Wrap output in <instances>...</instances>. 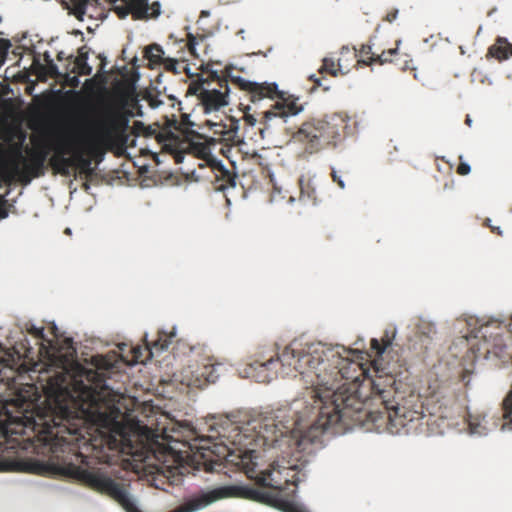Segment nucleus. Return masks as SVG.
<instances>
[{
  "label": "nucleus",
  "instance_id": "a878e982",
  "mask_svg": "<svg viewBox=\"0 0 512 512\" xmlns=\"http://www.w3.org/2000/svg\"><path fill=\"white\" fill-rule=\"evenodd\" d=\"M145 56L147 59L154 64H161L164 57V51L158 44H152L145 50Z\"/></svg>",
  "mask_w": 512,
  "mask_h": 512
},
{
  "label": "nucleus",
  "instance_id": "393cba45",
  "mask_svg": "<svg viewBox=\"0 0 512 512\" xmlns=\"http://www.w3.org/2000/svg\"><path fill=\"white\" fill-rule=\"evenodd\" d=\"M223 124H225L224 140L235 141L236 138H238L237 132L240 128V120L233 117H226Z\"/></svg>",
  "mask_w": 512,
  "mask_h": 512
},
{
  "label": "nucleus",
  "instance_id": "b1692460",
  "mask_svg": "<svg viewBox=\"0 0 512 512\" xmlns=\"http://www.w3.org/2000/svg\"><path fill=\"white\" fill-rule=\"evenodd\" d=\"M61 2L78 20H83L87 6L96 4L98 0H61Z\"/></svg>",
  "mask_w": 512,
  "mask_h": 512
},
{
  "label": "nucleus",
  "instance_id": "dca6fc26",
  "mask_svg": "<svg viewBox=\"0 0 512 512\" xmlns=\"http://www.w3.org/2000/svg\"><path fill=\"white\" fill-rule=\"evenodd\" d=\"M126 126L127 119L118 110H115L105 117L99 128L103 136L109 138L115 134V139H117Z\"/></svg>",
  "mask_w": 512,
  "mask_h": 512
},
{
  "label": "nucleus",
  "instance_id": "39448f33",
  "mask_svg": "<svg viewBox=\"0 0 512 512\" xmlns=\"http://www.w3.org/2000/svg\"><path fill=\"white\" fill-rule=\"evenodd\" d=\"M57 328L52 327L53 338L49 339L44 334L43 328L32 326L29 333L40 341L38 355L46 367V372L51 373L45 384H72L80 379L76 375L75 365L83 363L75 359L76 348L72 338L60 337L56 333Z\"/></svg>",
  "mask_w": 512,
  "mask_h": 512
},
{
  "label": "nucleus",
  "instance_id": "ea45409f",
  "mask_svg": "<svg viewBox=\"0 0 512 512\" xmlns=\"http://www.w3.org/2000/svg\"><path fill=\"white\" fill-rule=\"evenodd\" d=\"M48 69H49V74L52 76V77H55V78H59V77H62L63 74H61L59 71H58V67L52 62L50 61L48 63Z\"/></svg>",
  "mask_w": 512,
  "mask_h": 512
},
{
  "label": "nucleus",
  "instance_id": "9b49d317",
  "mask_svg": "<svg viewBox=\"0 0 512 512\" xmlns=\"http://www.w3.org/2000/svg\"><path fill=\"white\" fill-rule=\"evenodd\" d=\"M225 74L224 77L218 76L216 72L211 74L212 79L218 82L220 89H205L202 84L189 86L188 92L198 95L205 113L217 111L228 104L227 97L230 91L228 82H231V77H233L230 75V68L225 69Z\"/></svg>",
  "mask_w": 512,
  "mask_h": 512
},
{
  "label": "nucleus",
  "instance_id": "f257e3e1",
  "mask_svg": "<svg viewBox=\"0 0 512 512\" xmlns=\"http://www.w3.org/2000/svg\"><path fill=\"white\" fill-rule=\"evenodd\" d=\"M311 386L318 405L312 430L324 432L337 426L372 422L380 427L388 422L398 431L428 414L431 388L442 386Z\"/></svg>",
  "mask_w": 512,
  "mask_h": 512
},
{
  "label": "nucleus",
  "instance_id": "423d86ee",
  "mask_svg": "<svg viewBox=\"0 0 512 512\" xmlns=\"http://www.w3.org/2000/svg\"><path fill=\"white\" fill-rule=\"evenodd\" d=\"M348 127V117L334 113L322 118L304 121L292 135V141L302 146L307 154H315L327 147H335Z\"/></svg>",
  "mask_w": 512,
  "mask_h": 512
},
{
  "label": "nucleus",
  "instance_id": "1a4fd4ad",
  "mask_svg": "<svg viewBox=\"0 0 512 512\" xmlns=\"http://www.w3.org/2000/svg\"><path fill=\"white\" fill-rule=\"evenodd\" d=\"M255 451L249 450L241 459L243 469L248 478L255 480L256 484L263 488L282 491L289 483L291 467L280 466L273 462L268 469L256 473V463L253 461Z\"/></svg>",
  "mask_w": 512,
  "mask_h": 512
},
{
  "label": "nucleus",
  "instance_id": "72a5a7b5",
  "mask_svg": "<svg viewBox=\"0 0 512 512\" xmlns=\"http://www.w3.org/2000/svg\"><path fill=\"white\" fill-rule=\"evenodd\" d=\"M198 38L191 33H187V44L188 50L191 55L196 56V45L198 44Z\"/></svg>",
  "mask_w": 512,
  "mask_h": 512
},
{
  "label": "nucleus",
  "instance_id": "a18cd8bd",
  "mask_svg": "<svg viewBox=\"0 0 512 512\" xmlns=\"http://www.w3.org/2000/svg\"><path fill=\"white\" fill-rule=\"evenodd\" d=\"M310 79L314 81L316 86H321L320 79L319 78H315V75L310 76Z\"/></svg>",
  "mask_w": 512,
  "mask_h": 512
},
{
  "label": "nucleus",
  "instance_id": "9d476101",
  "mask_svg": "<svg viewBox=\"0 0 512 512\" xmlns=\"http://www.w3.org/2000/svg\"><path fill=\"white\" fill-rule=\"evenodd\" d=\"M467 393L463 390L455 393L451 386L431 388L428 398V415L439 414L440 417H449L453 411L459 415L467 408Z\"/></svg>",
  "mask_w": 512,
  "mask_h": 512
},
{
  "label": "nucleus",
  "instance_id": "f3484780",
  "mask_svg": "<svg viewBox=\"0 0 512 512\" xmlns=\"http://www.w3.org/2000/svg\"><path fill=\"white\" fill-rule=\"evenodd\" d=\"M351 55V51L347 47H343L340 51V57L337 62L332 58H324L322 61V65L318 72L320 74L329 73L330 75L336 77L338 74H344V69H347V65H344L345 61H348V57Z\"/></svg>",
  "mask_w": 512,
  "mask_h": 512
},
{
  "label": "nucleus",
  "instance_id": "a211bd4d",
  "mask_svg": "<svg viewBox=\"0 0 512 512\" xmlns=\"http://www.w3.org/2000/svg\"><path fill=\"white\" fill-rule=\"evenodd\" d=\"M232 371L230 365L224 363H217L212 365H205L200 373H198L197 380L200 381L202 378L204 379L205 384H215L221 376H226Z\"/></svg>",
  "mask_w": 512,
  "mask_h": 512
},
{
  "label": "nucleus",
  "instance_id": "0eeeda50",
  "mask_svg": "<svg viewBox=\"0 0 512 512\" xmlns=\"http://www.w3.org/2000/svg\"><path fill=\"white\" fill-rule=\"evenodd\" d=\"M396 335L395 329L384 331L380 340L372 338L370 341V350L373 353L375 375L379 378H389L390 384L401 382L399 377L404 371H407L404 364L400 362L397 354H393L392 343Z\"/></svg>",
  "mask_w": 512,
  "mask_h": 512
},
{
  "label": "nucleus",
  "instance_id": "58836bf2",
  "mask_svg": "<svg viewBox=\"0 0 512 512\" xmlns=\"http://www.w3.org/2000/svg\"><path fill=\"white\" fill-rule=\"evenodd\" d=\"M8 217L7 201L4 198L0 199V218L5 219Z\"/></svg>",
  "mask_w": 512,
  "mask_h": 512
},
{
  "label": "nucleus",
  "instance_id": "7c9ffc66",
  "mask_svg": "<svg viewBox=\"0 0 512 512\" xmlns=\"http://www.w3.org/2000/svg\"><path fill=\"white\" fill-rule=\"evenodd\" d=\"M161 13V5L160 2L154 1L150 5L148 4V16L149 19L157 18Z\"/></svg>",
  "mask_w": 512,
  "mask_h": 512
},
{
  "label": "nucleus",
  "instance_id": "aec40b11",
  "mask_svg": "<svg viewBox=\"0 0 512 512\" xmlns=\"http://www.w3.org/2000/svg\"><path fill=\"white\" fill-rule=\"evenodd\" d=\"M462 414L464 417H467V422L471 433L479 435L486 433V415L484 413H472L470 408L467 406V408L463 410Z\"/></svg>",
  "mask_w": 512,
  "mask_h": 512
},
{
  "label": "nucleus",
  "instance_id": "4c0bfd02",
  "mask_svg": "<svg viewBox=\"0 0 512 512\" xmlns=\"http://www.w3.org/2000/svg\"><path fill=\"white\" fill-rule=\"evenodd\" d=\"M281 506L285 512H306L297 505L290 502H282Z\"/></svg>",
  "mask_w": 512,
  "mask_h": 512
},
{
  "label": "nucleus",
  "instance_id": "de8ad7c7",
  "mask_svg": "<svg viewBox=\"0 0 512 512\" xmlns=\"http://www.w3.org/2000/svg\"><path fill=\"white\" fill-rule=\"evenodd\" d=\"M0 384H11V382L9 380H7L6 382H4L3 379H0ZM12 384H15V382L13 381Z\"/></svg>",
  "mask_w": 512,
  "mask_h": 512
},
{
  "label": "nucleus",
  "instance_id": "e433bc0d",
  "mask_svg": "<svg viewBox=\"0 0 512 512\" xmlns=\"http://www.w3.org/2000/svg\"><path fill=\"white\" fill-rule=\"evenodd\" d=\"M459 160L460 163L457 167V173L462 176L468 175L471 171L470 165L462 162V156L459 157Z\"/></svg>",
  "mask_w": 512,
  "mask_h": 512
},
{
  "label": "nucleus",
  "instance_id": "f704fd0d",
  "mask_svg": "<svg viewBox=\"0 0 512 512\" xmlns=\"http://www.w3.org/2000/svg\"><path fill=\"white\" fill-rule=\"evenodd\" d=\"M11 47V42L8 39L0 38V59L6 60L8 50Z\"/></svg>",
  "mask_w": 512,
  "mask_h": 512
},
{
  "label": "nucleus",
  "instance_id": "c756f323",
  "mask_svg": "<svg viewBox=\"0 0 512 512\" xmlns=\"http://www.w3.org/2000/svg\"><path fill=\"white\" fill-rule=\"evenodd\" d=\"M72 73L70 72V69H67V71L62 75V78L64 80V82L70 86V87H78L79 85V79H78V75L77 74H74V75H71Z\"/></svg>",
  "mask_w": 512,
  "mask_h": 512
},
{
  "label": "nucleus",
  "instance_id": "49530a36",
  "mask_svg": "<svg viewBox=\"0 0 512 512\" xmlns=\"http://www.w3.org/2000/svg\"><path fill=\"white\" fill-rule=\"evenodd\" d=\"M465 124L469 127H471V125H472V119L469 115L466 116Z\"/></svg>",
  "mask_w": 512,
  "mask_h": 512
},
{
  "label": "nucleus",
  "instance_id": "8fccbe9b",
  "mask_svg": "<svg viewBox=\"0 0 512 512\" xmlns=\"http://www.w3.org/2000/svg\"><path fill=\"white\" fill-rule=\"evenodd\" d=\"M4 62H5L4 60L0 59V67L4 64Z\"/></svg>",
  "mask_w": 512,
  "mask_h": 512
},
{
  "label": "nucleus",
  "instance_id": "37998d69",
  "mask_svg": "<svg viewBox=\"0 0 512 512\" xmlns=\"http://www.w3.org/2000/svg\"><path fill=\"white\" fill-rule=\"evenodd\" d=\"M472 372L470 370H464L461 374V381L464 382V384H469V375L471 374Z\"/></svg>",
  "mask_w": 512,
  "mask_h": 512
},
{
  "label": "nucleus",
  "instance_id": "f03ea898",
  "mask_svg": "<svg viewBox=\"0 0 512 512\" xmlns=\"http://www.w3.org/2000/svg\"><path fill=\"white\" fill-rule=\"evenodd\" d=\"M297 343L293 342L286 346L277 357L267 359L264 362L255 361L249 364L244 372L247 378L259 384H268L279 378H292L298 381L310 382L311 384H329L330 381L343 384H362L365 380H371L376 384L374 378H378L373 371L374 361L359 363L342 359L339 364L332 367L331 378L326 377L328 368L327 355L324 346L321 344H309L306 349H298Z\"/></svg>",
  "mask_w": 512,
  "mask_h": 512
},
{
  "label": "nucleus",
  "instance_id": "bb28decb",
  "mask_svg": "<svg viewBox=\"0 0 512 512\" xmlns=\"http://www.w3.org/2000/svg\"><path fill=\"white\" fill-rule=\"evenodd\" d=\"M91 159L89 157L83 156L82 153H77L76 167L79 169L81 174H85L90 176L93 173V169L91 168Z\"/></svg>",
  "mask_w": 512,
  "mask_h": 512
},
{
  "label": "nucleus",
  "instance_id": "7ed1b4c3",
  "mask_svg": "<svg viewBox=\"0 0 512 512\" xmlns=\"http://www.w3.org/2000/svg\"><path fill=\"white\" fill-rule=\"evenodd\" d=\"M176 337V330L173 327L170 332L159 331L158 338L144 346H131L127 343L118 344L119 352L110 351L105 355H94L89 360L85 359L83 365H75L76 375H80L78 381L72 384H106L107 380L119 382L118 377L126 366H132L138 363H145L154 352L166 350Z\"/></svg>",
  "mask_w": 512,
  "mask_h": 512
},
{
  "label": "nucleus",
  "instance_id": "4be33fe9",
  "mask_svg": "<svg viewBox=\"0 0 512 512\" xmlns=\"http://www.w3.org/2000/svg\"><path fill=\"white\" fill-rule=\"evenodd\" d=\"M348 59L356 58V63L358 65L363 66H371L376 63V53L372 51V45L370 43L363 44L359 50H354V53L351 52L350 56H347Z\"/></svg>",
  "mask_w": 512,
  "mask_h": 512
},
{
  "label": "nucleus",
  "instance_id": "3c124183",
  "mask_svg": "<svg viewBox=\"0 0 512 512\" xmlns=\"http://www.w3.org/2000/svg\"><path fill=\"white\" fill-rule=\"evenodd\" d=\"M186 431H188L189 433L193 432L191 429H189V427L186 429Z\"/></svg>",
  "mask_w": 512,
  "mask_h": 512
},
{
  "label": "nucleus",
  "instance_id": "6ab92c4d",
  "mask_svg": "<svg viewBox=\"0 0 512 512\" xmlns=\"http://www.w3.org/2000/svg\"><path fill=\"white\" fill-rule=\"evenodd\" d=\"M486 59H496L499 62L512 57V43L507 38L498 36L494 43L488 48Z\"/></svg>",
  "mask_w": 512,
  "mask_h": 512
},
{
  "label": "nucleus",
  "instance_id": "c85d7f7f",
  "mask_svg": "<svg viewBox=\"0 0 512 512\" xmlns=\"http://www.w3.org/2000/svg\"><path fill=\"white\" fill-rule=\"evenodd\" d=\"M400 40L396 41V47L388 50H383L380 54H376V64L383 65L385 63H389L392 61V57L398 53V45L400 44Z\"/></svg>",
  "mask_w": 512,
  "mask_h": 512
},
{
  "label": "nucleus",
  "instance_id": "a19ab883",
  "mask_svg": "<svg viewBox=\"0 0 512 512\" xmlns=\"http://www.w3.org/2000/svg\"><path fill=\"white\" fill-rule=\"evenodd\" d=\"M71 61H77V62H80V61H85L87 62L88 60V53L87 52H82V50L79 51V55L75 58H73L72 56L69 58Z\"/></svg>",
  "mask_w": 512,
  "mask_h": 512
},
{
  "label": "nucleus",
  "instance_id": "cd10ccee",
  "mask_svg": "<svg viewBox=\"0 0 512 512\" xmlns=\"http://www.w3.org/2000/svg\"><path fill=\"white\" fill-rule=\"evenodd\" d=\"M70 72L77 75H90L92 73V67L85 61H71L69 62Z\"/></svg>",
  "mask_w": 512,
  "mask_h": 512
},
{
  "label": "nucleus",
  "instance_id": "79ce46f5",
  "mask_svg": "<svg viewBox=\"0 0 512 512\" xmlns=\"http://www.w3.org/2000/svg\"><path fill=\"white\" fill-rule=\"evenodd\" d=\"M397 15H398V10L397 9H393L390 12L387 13V15L385 16L384 20L391 23V22H393L397 18Z\"/></svg>",
  "mask_w": 512,
  "mask_h": 512
},
{
  "label": "nucleus",
  "instance_id": "c03bdc74",
  "mask_svg": "<svg viewBox=\"0 0 512 512\" xmlns=\"http://www.w3.org/2000/svg\"><path fill=\"white\" fill-rule=\"evenodd\" d=\"M99 59L101 61L99 70L103 71L105 66H106V64H107V60H106V57H104L102 55H99Z\"/></svg>",
  "mask_w": 512,
  "mask_h": 512
},
{
  "label": "nucleus",
  "instance_id": "4468645a",
  "mask_svg": "<svg viewBox=\"0 0 512 512\" xmlns=\"http://www.w3.org/2000/svg\"><path fill=\"white\" fill-rule=\"evenodd\" d=\"M55 154L50 158L49 164L53 171L62 176H70L71 170L76 167L77 153L67 157L71 152L70 141L67 138H59L53 147Z\"/></svg>",
  "mask_w": 512,
  "mask_h": 512
},
{
  "label": "nucleus",
  "instance_id": "412c9836",
  "mask_svg": "<svg viewBox=\"0 0 512 512\" xmlns=\"http://www.w3.org/2000/svg\"><path fill=\"white\" fill-rule=\"evenodd\" d=\"M212 169L215 172L216 180L221 182L218 189L224 190L228 186L234 187L236 185L235 174L226 169L221 162H214Z\"/></svg>",
  "mask_w": 512,
  "mask_h": 512
},
{
  "label": "nucleus",
  "instance_id": "20e7f679",
  "mask_svg": "<svg viewBox=\"0 0 512 512\" xmlns=\"http://www.w3.org/2000/svg\"><path fill=\"white\" fill-rule=\"evenodd\" d=\"M231 83L245 92L247 99L258 104L265 100L275 101L269 109L261 113V119L258 121L254 115L245 113L243 122L245 125L253 127L259 123L258 128L262 134L265 129L270 128L274 120H283L288 116H295L303 111L304 107L298 103V98L286 96V93L278 89L276 83H258L242 78L241 76L231 77Z\"/></svg>",
  "mask_w": 512,
  "mask_h": 512
},
{
  "label": "nucleus",
  "instance_id": "09e8293b",
  "mask_svg": "<svg viewBox=\"0 0 512 512\" xmlns=\"http://www.w3.org/2000/svg\"><path fill=\"white\" fill-rule=\"evenodd\" d=\"M158 384L164 385V384H169V382L162 379V380L159 381Z\"/></svg>",
  "mask_w": 512,
  "mask_h": 512
},
{
  "label": "nucleus",
  "instance_id": "f8f14e48",
  "mask_svg": "<svg viewBox=\"0 0 512 512\" xmlns=\"http://www.w3.org/2000/svg\"><path fill=\"white\" fill-rule=\"evenodd\" d=\"M28 344L25 339L16 343L11 350L0 346V367L19 372L30 370L27 364L33 363L34 352Z\"/></svg>",
  "mask_w": 512,
  "mask_h": 512
},
{
  "label": "nucleus",
  "instance_id": "2f4dec72",
  "mask_svg": "<svg viewBox=\"0 0 512 512\" xmlns=\"http://www.w3.org/2000/svg\"><path fill=\"white\" fill-rule=\"evenodd\" d=\"M178 64H179L178 60L170 58V57H165L163 59V61L161 62V65H163L167 71H171L174 73L177 72Z\"/></svg>",
  "mask_w": 512,
  "mask_h": 512
},
{
  "label": "nucleus",
  "instance_id": "5701e85b",
  "mask_svg": "<svg viewBox=\"0 0 512 512\" xmlns=\"http://www.w3.org/2000/svg\"><path fill=\"white\" fill-rule=\"evenodd\" d=\"M299 187H300L299 200L304 203L316 204L317 191H316V188L313 185L311 179H305L304 177H301L299 179Z\"/></svg>",
  "mask_w": 512,
  "mask_h": 512
},
{
  "label": "nucleus",
  "instance_id": "473e14b6",
  "mask_svg": "<svg viewBox=\"0 0 512 512\" xmlns=\"http://www.w3.org/2000/svg\"><path fill=\"white\" fill-rule=\"evenodd\" d=\"M340 175L338 174L337 171H335L334 169H332V172H331V177L333 179L334 182L337 183V185L341 188V189H344L345 188V184H344V180H343V177L345 176L347 178L348 176V172L347 171H340Z\"/></svg>",
  "mask_w": 512,
  "mask_h": 512
},
{
  "label": "nucleus",
  "instance_id": "c9c22d12",
  "mask_svg": "<svg viewBox=\"0 0 512 512\" xmlns=\"http://www.w3.org/2000/svg\"><path fill=\"white\" fill-rule=\"evenodd\" d=\"M207 123L213 128L214 134H217L224 139L225 124H223V121H220L219 123L207 121Z\"/></svg>",
  "mask_w": 512,
  "mask_h": 512
},
{
  "label": "nucleus",
  "instance_id": "6e6552de",
  "mask_svg": "<svg viewBox=\"0 0 512 512\" xmlns=\"http://www.w3.org/2000/svg\"><path fill=\"white\" fill-rule=\"evenodd\" d=\"M49 155V149L46 146L37 147L29 151V158H25L21 152L10 162L9 169L5 172L4 179L12 181L17 179L26 185L33 178L43 176L45 173V163Z\"/></svg>",
  "mask_w": 512,
  "mask_h": 512
},
{
  "label": "nucleus",
  "instance_id": "2eb2a0df",
  "mask_svg": "<svg viewBox=\"0 0 512 512\" xmlns=\"http://www.w3.org/2000/svg\"><path fill=\"white\" fill-rule=\"evenodd\" d=\"M115 13L120 19L131 14L133 20H148V0H126L124 4L115 6Z\"/></svg>",
  "mask_w": 512,
  "mask_h": 512
},
{
  "label": "nucleus",
  "instance_id": "ddd939ff",
  "mask_svg": "<svg viewBox=\"0 0 512 512\" xmlns=\"http://www.w3.org/2000/svg\"><path fill=\"white\" fill-rule=\"evenodd\" d=\"M249 425L255 432V441L261 442L263 446H271L280 437L286 435L290 427L282 421L276 422L273 417L255 419Z\"/></svg>",
  "mask_w": 512,
  "mask_h": 512
}]
</instances>
